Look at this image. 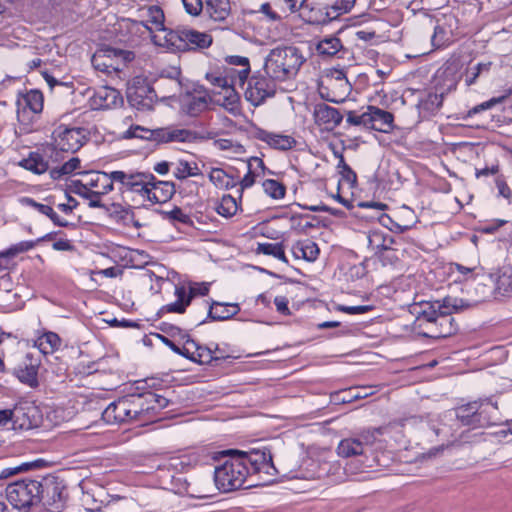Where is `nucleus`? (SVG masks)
Wrapping results in <instances>:
<instances>
[{
  "instance_id": "obj_62",
  "label": "nucleus",
  "mask_w": 512,
  "mask_h": 512,
  "mask_svg": "<svg viewBox=\"0 0 512 512\" xmlns=\"http://www.w3.org/2000/svg\"><path fill=\"white\" fill-rule=\"evenodd\" d=\"M347 122L352 125H363L368 127V114L367 110L361 114L349 113L347 117Z\"/></svg>"
},
{
  "instance_id": "obj_63",
  "label": "nucleus",
  "mask_w": 512,
  "mask_h": 512,
  "mask_svg": "<svg viewBox=\"0 0 512 512\" xmlns=\"http://www.w3.org/2000/svg\"><path fill=\"white\" fill-rule=\"evenodd\" d=\"M11 425L13 429L14 426V407L12 409H2L0 410V426H8Z\"/></svg>"
},
{
  "instance_id": "obj_48",
  "label": "nucleus",
  "mask_w": 512,
  "mask_h": 512,
  "mask_svg": "<svg viewBox=\"0 0 512 512\" xmlns=\"http://www.w3.org/2000/svg\"><path fill=\"white\" fill-rule=\"evenodd\" d=\"M341 48V41L335 36L324 37L317 44L318 53L325 56H333Z\"/></svg>"
},
{
  "instance_id": "obj_5",
  "label": "nucleus",
  "mask_w": 512,
  "mask_h": 512,
  "mask_svg": "<svg viewBox=\"0 0 512 512\" xmlns=\"http://www.w3.org/2000/svg\"><path fill=\"white\" fill-rule=\"evenodd\" d=\"M250 62L244 56H228L225 64L206 74V78L213 86H243L250 74Z\"/></svg>"
},
{
  "instance_id": "obj_34",
  "label": "nucleus",
  "mask_w": 512,
  "mask_h": 512,
  "mask_svg": "<svg viewBox=\"0 0 512 512\" xmlns=\"http://www.w3.org/2000/svg\"><path fill=\"white\" fill-rule=\"evenodd\" d=\"M291 252L296 259L314 262L318 258L320 251L315 242L310 239H304L295 242L291 247Z\"/></svg>"
},
{
  "instance_id": "obj_20",
  "label": "nucleus",
  "mask_w": 512,
  "mask_h": 512,
  "mask_svg": "<svg viewBox=\"0 0 512 512\" xmlns=\"http://www.w3.org/2000/svg\"><path fill=\"white\" fill-rule=\"evenodd\" d=\"M214 87L217 90L213 92V102L235 117L242 115L241 98L236 91V86Z\"/></svg>"
},
{
  "instance_id": "obj_58",
  "label": "nucleus",
  "mask_w": 512,
  "mask_h": 512,
  "mask_svg": "<svg viewBox=\"0 0 512 512\" xmlns=\"http://www.w3.org/2000/svg\"><path fill=\"white\" fill-rule=\"evenodd\" d=\"M218 146L222 150H230L235 155H241L245 152V148L243 145L239 143H234L229 139H222L218 142Z\"/></svg>"
},
{
  "instance_id": "obj_64",
  "label": "nucleus",
  "mask_w": 512,
  "mask_h": 512,
  "mask_svg": "<svg viewBox=\"0 0 512 512\" xmlns=\"http://www.w3.org/2000/svg\"><path fill=\"white\" fill-rule=\"evenodd\" d=\"M288 299L285 296H276L274 298V304L278 313L282 315H290V309L288 307Z\"/></svg>"
},
{
  "instance_id": "obj_36",
  "label": "nucleus",
  "mask_w": 512,
  "mask_h": 512,
  "mask_svg": "<svg viewBox=\"0 0 512 512\" xmlns=\"http://www.w3.org/2000/svg\"><path fill=\"white\" fill-rule=\"evenodd\" d=\"M442 100V94L437 92H428L423 95L417 104L420 117L428 118L435 114L442 105Z\"/></svg>"
},
{
  "instance_id": "obj_45",
  "label": "nucleus",
  "mask_w": 512,
  "mask_h": 512,
  "mask_svg": "<svg viewBox=\"0 0 512 512\" xmlns=\"http://www.w3.org/2000/svg\"><path fill=\"white\" fill-rule=\"evenodd\" d=\"M20 165L35 174H42L48 169V163L38 153H31L28 158L20 162Z\"/></svg>"
},
{
  "instance_id": "obj_19",
  "label": "nucleus",
  "mask_w": 512,
  "mask_h": 512,
  "mask_svg": "<svg viewBox=\"0 0 512 512\" xmlns=\"http://www.w3.org/2000/svg\"><path fill=\"white\" fill-rule=\"evenodd\" d=\"M121 180L123 192H130L138 195L142 201L146 200L150 184L153 181V174L146 172H124L118 175Z\"/></svg>"
},
{
  "instance_id": "obj_46",
  "label": "nucleus",
  "mask_w": 512,
  "mask_h": 512,
  "mask_svg": "<svg viewBox=\"0 0 512 512\" xmlns=\"http://www.w3.org/2000/svg\"><path fill=\"white\" fill-rule=\"evenodd\" d=\"M256 253L272 256L283 263H288L281 243H258Z\"/></svg>"
},
{
  "instance_id": "obj_56",
  "label": "nucleus",
  "mask_w": 512,
  "mask_h": 512,
  "mask_svg": "<svg viewBox=\"0 0 512 512\" xmlns=\"http://www.w3.org/2000/svg\"><path fill=\"white\" fill-rule=\"evenodd\" d=\"M451 31H447L444 27L437 25L434 28V34L432 36V43L435 47H440L450 40L449 34Z\"/></svg>"
},
{
  "instance_id": "obj_40",
  "label": "nucleus",
  "mask_w": 512,
  "mask_h": 512,
  "mask_svg": "<svg viewBox=\"0 0 512 512\" xmlns=\"http://www.w3.org/2000/svg\"><path fill=\"white\" fill-rule=\"evenodd\" d=\"M239 209L240 203L238 199L230 194H224L215 206L216 212L224 218L233 217Z\"/></svg>"
},
{
  "instance_id": "obj_57",
  "label": "nucleus",
  "mask_w": 512,
  "mask_h": 512,
  "mask_svg": "<svg viewBox=\"0 0 512 512\" xmlns=\"http://www.w3.org/2000/svg\"><path fill=\"white\" fill-rule=\"evenodd\" d=\"M185 11L191 16H198L204 10L202 0H181Z\"/></svg>"
},
{
  "instance_id": "obj_30",
  "label": "nucleus",
  "mask_w": 512,
  "mask_h": 512,
  "mask_svg": "<svg viewBox=\"0 0 512 512\" xmlns=\"http://www.w3.org/2000/svg\"><path fill=\"white\" fill-rule=\"evenodd\" d=\"M315 122L324 126L325 129H333L338 126L342 121V115L339 111L326 104H320L314 111Z\"/></svg>"
},
{
  "instance_id": "obj_12",
  "label": "nucleus",
  "mask_w": 512,
  "mask_h": 512,
  "mask_svg": "<svg viewBox=\"0 0 512 512\" xmlns=\"http://www.w3.org/2000/svg\"><path fill=\"white\" fill-rule=\"evenodd\" d=\"M133 59L134 54L130 51L98 45V71L117 74L125 63Z\"/></svg>"
},
{
  "instance_id": "obj_32",
  "label": "nucleus",
  "mask_w": 512,
  "mask_h": 512,
  "mask_svg": "<svg viewBox=\"0 0 512 512\" xmlns=\"http://www.w3.org/2000/svg\"><path fill=\"white\" fill-rule=\"evenodd\" d=\"M89 173H84L81 179L73 180L71 183L72 191L86 201L90 207H96V192L93 190L96 183L95 180H88Z\"/></svg>"
},
{
  "instance_id": "obj_9",
  "label": "nucleus",
  "mask_w": 512,
  "mask_h": 512,
  "mask_svg": "<svg viewBox=\"0 0 512 512\" xmlns=\"http://www.w3.org/2000/svg\"><path fill=\"white\" fill-rule=\"evenodd\" d=\"M189 137L190 132L185 129L158 128L151 130L140 125H132L123 133L125 139L139 138L162 142H185Z\"/></svg>"
},
{
  "instance_id": "obj_35",
  "label": "nucleus",
  "mask_w": 512,
  "mask_h": 512,
  "mask_svg": "<svg viewBox=\"0 0 512 512\" xmlns=\"http://www.w3.org/2000/svg\"><path fill=\"white\" fill-rule=\"evenodd\" d=\"M204 11L215 22L225 21L231 13L229 0H206Z\"/></svg>"
},
{
  "instance_id": "obj_55",
  "label": "nucleus",
  "mask_w": 512,
  "mask_h": 512,
  "mask_svg": "<svg viewBox=\"0 0 512 512\" xmlns=\"http://www.w3.org/2000/svg\"><path fill=\"white\" fill-rule=\"evenodd\" d=\"M497 288L503 294H510L512 292V269L505 270L499 277Z\"/></svg>"
},
{
  "instance_id": "obj_16",
  "label": "nucleus",
  "mask_w": 512,
  "mask_h": 512,
  "mask_svg": "<svg viewBox=\"0 0 512 512\" xmlns=\"http://www.w3.org/2000/svg\"><path fill=\"white\" fill-rule=\"evenodd\" d=\"M83 128L58 127L53 132L55 149L63 152H76L86 140Z\"/></svg>"
},
{
  "instance_id": "obj_11",
  "label": "nucleus",
  "mask_w": 512,
  "mask_h": 512,
  "mask_svg": "<svg viewBox=\"0 0 512 512\" xmlns=\"http://www.w3.org/2000/svg\"><path fill=\"white\" fill-rule=\"evenodd\" d=\"M241 458L244 460V465L248 467V464L251 468L250 476L252 474H259L267 476V479H263L264 482H270L271 477H274L276 474V468L272 462V455L270 451L266 448L262 449H253L249 452H239Z\"/></svg>"
},
{
  "instance_id": "obj_51",
  "label": "nucleus",
  "mask_w": 512,
  "mask_h": 512,
  "mask_svg": "<svg viewBox=\"0 0 512 512\" xmlns=\"http://www.w3.org/2000/svg\"><path fill=\"white\" fill-rule=\"evenodd\" d=\"M80 166V160L76 157L71 158L60 167H55L50 171L53 179H60L64 175L73 173Z\"/></svg>"
},
{
  "instance_id": "obj_18",
  "label": "nucleus",
  "mask_w": 512,
  "mask_h": 512,
  "mask_svg": "<svg viewBox=\"0 0 512 512\" xmlns=\"http://www.w3.org/2000/svg\"><path fill=\"white\" fill-rule=\"evenodd\" d=\"M275 93V85L273 79L264 76H254L249 82L245 90V99L253 106L257 107L264 101L273 96Z\"/></svg>"
},
{
  "instance_id": "obj_27",
  "label": "nucleus",
  "mask_w": 512,
  "mask_h": 512,
  "mask_svg": "<svg viewBox=\"0 0 512 512\" xmlns=\"http://www.w3.org/2000/svg\"><path fill=\"white\" fill-rule=\"evenodd\" d=\"M181 351L184 357L199 364H208L214 358L209 348L199 345L189 337L183 342V349Z\"/></svg>"
},
{
  "instance_id": "obj_26",
  "label": "nucleus",
  "mask_w": 512,
  "mask_h": 512,
  "mask_svg": "<svg viewBox=\"0 0 512 512\" xmlns=\"http://www.w3.org/2000/svg\"><path fill=\"white\" fill-rule=\"evenodd\" d=\"M175 193V186L172 182L157 180L153 176L149 191L146 197L147 202L151 204H161L169 201Z\"/></svg>"
},
{
  "instance_id": "obj_10",
  "label": "nucleus",
  "mask_w": 512,
  "mask_h": 512,
  "mask_svg": "<svg viewBox=\"0 0 512 512\" xmlns=\"http://www.w3.org/2000/svg\"><path fill=\"white\" fill-rule=\"evenodd\" d=\"M132 396L137 411L138 422L142 424L152 421L156 413L166 408L169 403V400L165 396L152 391Z\"/></svg>"
},
{
  "instance_id": "obj_7",
  "label": "nucleus",
  "mask_w": 512,
  "mask_h": 512,
  "mask_svg": "<svg viewBox=\"0 0 512 512\" xmlns=\"http://www.w3.org/2000/svg\"><path fill=\"white\" fill-rule=\"evenodd\" d=\"M140 21L123 19L119 26L127 28L131 33H139L141 37L151 36L164 27L165 16L157 5L144 6L139 10Z\"/></svg>"
},
{
  "instance_id": "obj_52",
  "label": "nucleus",
  "mask_w": 512,
  "mask_h": 512,
  "mask_svg": "<svg viewBox=\"0 0 512 512\" xmlns=\"http://www.w3.org/2000/svg\"><path fill=\"white\" fill-rule=\"evenodd\" d=\"M27 203L37 209L41 214L48 216L56 225L66 226L67 222L62 221L53 208L49 205L41 204L33 199H26Z\"/></svg>"
},
{
  "instance_id": "obj_33",
  "label": "nucleus",
  "mask_w": 512,
  "mask_h": 512,
  "mask_svg": "<svg viewBox=\"0 0 512 512\" xmlns=\"http://www.w3.org/2000/svg\"><path fill=\"white\" fill-rule=\"evenodd\" d=\"M212 41V36L207 32L184 29L183 42L185 43V51L208 48Z\"/></svg>"
},
{
  "instance_id": "obj_2",
  "label": "nucleus",
  "mask_w": 512,
  "mask_h": 512,
  "mask_svg": "<svg viewBox=\"0 0 512 512\" xmlns=\"http://www.w3.org/2000/svg\"><path fill=\"white\" fill-rule=\"evenodd\" d=\"M303 51L294 45L277 46L264 59V72L277 81L294 79L305 63Z\"/></svg>"
},
{
  "instance_id": "obj_28",
  "label": "nucleus",
  "mask_w": 512,
  "mask_h": 512,
  "mask_svg": "<svg viewBox=\"0 0 512 512\" xmlns=\"http://www.w3.org/2000/svg\"><path fill=\"white\" fill-rule=\"evenodd\" d=\"M447 272L454 283L475 281L478 276L483 274L482 268L479 266L468 267L458 263H450Z\"/></svg>"
},
{
  "instance_id": "obj_4",
  "label": "nucleus",
  "mask_w": 512,
  "mask_h": 512,
  "mask_svg": "<svg viewBox=\"0 0 512 512\" xmlns=\"http://www.w3.org/2000/svg\"><path fill=\"white\" fill-rule=\"evenodd\" d=\"M250 476V470L238 451H230L229 457L214 470V481L221 492L242 488Z\"/></svg>"
},
{
  "instance_id": "obj_49",
  "label": "nucleus",
  "mask_w": 512,
  "mask_h": 512,
  "mask_svg": "<svg viewBox=\"0 0 512 512\" xmlns=\"http://www.w3.org/2000/svg\"><path fill=\"white\" fill-rule=\"evenodd\" d=\"M264 193L273 200H282L286 195V187L277 180L266 179L262 182Z\"/></svg>"
},
{
  "instance_id": "obj_41",
  "label": "nucleus",
  "mask_w": 512,
  "mask_h": 512,
  "mask_svg": "<svg viewBox=\"0 0 512 512\" xmlns=\"http://www.w3.org/2000/svg\"><path fill=\"white\" fill-rule=\"evenodd\" d=\"M172 169L174 177L179 180L192 176H199L201 174L196 162H189L182 159L174 161Z\"/></svg>"
},
{
  "instance_id": "obj_43",
  "label": "nucleus",
  "mask_w": 512,
  "mask_h": 512,
  "mask_svg": "<svg viewBox=\"0 0 512 512\" xmlns=\"http://www.w3.org/2000/svg\"><path fill=\"white\" fill-rule=\"evenodd\" d=\"M492 66V62H479L466 69L464 73V81L467 86H471L476 83L477 79L481 76L489 74Z\"/></svg>"
},
{
  "instance_id": "obj_23",
  "label": "nucleus",
  "mask_w": 512,
  "mask_h": 512,
  "mask_svg": "<svg viewBox=\"0 0 512 512\" xmlns=\"http://www.w3.org/2000/svg\"><path fill=\"white\" fill-rule=\"evenodd\" d=\"M373 434L364 433L359 437H349L341 440L337 447V453L341 457H353L365 453L368 446L372 444Z\"/></svg>"
},
{
  "instance_id": "obj_22",
  "label": "nucleus",
  "mask_w": 512,
  "mask_h": 512,
  "mask_svg": "<svg viewBox=\"0 0 512 512\" xmlns=\"http://www.w3.org/2000/svg\"><path fill=\"white\" fill-rule=\"evenodd\" d=\"M368 248L370 251L378 256L382 257L384 253H387V258L392 261L395 258L392 253V245L394 243L393 238L381 229H372L367 234Z\"/></svg>"
},
{
  "instance_id": "obj_54",
  "label": "nucleus",
  "mask_w": 512,
  "mask_h": 512,
  "mask_svg": "<svg viewBox=\"0 0 512 512\" xmlns=\"http://www.w3.org/2000/svg\"><path fill=\"white\" fill-rule=\"evenodd\" d=\"M18 378L21 382L33 387L37 385V367L35 365L25 366L18 371Z\"/></svg>"
},
{
  "instance_id": "obj_24",
  "label": "nucleus",
  "mask_w": 512,
  "mask_h": 512,
  "mask_svg": "<svg viewBox=\"0 0 512 512\" xmlns=\"http://www.w3.org/2000/svg\"><path fill=\"white\" fill-rule=\"evenodd\" d=\"M367 114L368 128L383 133H389L393 130L394 116L392 113L370 105L367 107Z\"/></svg>"
},
{
  "instance_id": "obj_31",
  "label": "nucleus",
  "mask_w": 512,
  "mask_h": 512,
  "mask_svg": "<svg viewBox=\"0 0 512 512\" xmlns=\"http://www.w3.org/2000/svg\"><path fill=\"white\" fill-rule=\"evenodd\" d=\"M123 102V97L116 88L107 85L98 87V110L119 108Z\"/></svg>"
},
{
  "instance_id": "obj_38",
  "label": "nucleus",
  "mask_w": 512,
  "mask_h": 512,
  "mask_svg": "<svg viewBox=\"0 0 512 512\" xmlns=\"http://www.w3.org/2000/svg\"><path fill=\"white\" fill-rule=\"evenodd\" d=\"M239 312V306L232 303L214 302L209 307V317L212 320H227Z\"/></svg>"
},
{
  "instance_id": "obj_37",
  "label": "nucleus",
  "mask_w": 512,
  "mask_h": 512,
  "mask_svg": "<svg viewBox=\"0 0 512 512\" xmlns=\"http://www.w3.org/2000/svg\"><path fill=\"white\" fill-rule=\"evenodd\" d=\"M34 246L32 241H21L12 245L6 251L0 252V273L9 270L13 265V258L20 253L32 249Z\"/></svg>"
},
{
  "instance_id": "obj_15",
  "label": "nucleus",
  "mask_w": 512,
  "mask_h": 512,
  "mask_svg": "<svg viewBox=\"0 0 512 512\" xmlns=\"http://www.w3.org/2000/svg\"><path fill=\"white\" fill-rule=\"evenodd\" d=\"M41 422L42 415L34 403L21 401L14 405V430H31Z\"/></svg>"
},
{
  "instance_id": "obj_8",
  "label": "nucleus",
  "mask_w": 512,
  "mask_h": 512,
  "mask_svg": "<svg viewBox=\"0 0 512 512\" xmlns=\"http://www.w3.org/2000/svg\"><path fill=\"white\" fill-rule=\"evenodd\" d=\"M210 284L207 282H187L175 285L174 295L176 300L162 307V311L169 313L183 314L196 296L208 294Z\"/></svg>"
},
{
  "instance_id": "obj_53",
  "label": "nucleus",
  "mask_w": 512,
  "mask_h": 512,
  "mask_svg": "<svg viewBox=\"0 0 512 512\" xmlns=\"http://www.w3.org/2000/svg\"><path fill=\"white\" fill-rule=\"evenodd\" d=\"M207 106V101L204 97H188L187 101L184 104L185 111L191 115L196 116L200 112H202Z\"/></svg>"
},
{
  "instance_id": "obj_59",
  "label": "nucleus",
  "mask_w": 512,
  "mask_h": 512,
  "mask_svg": "<svg viewBox=\"0 0 512 512\" xmlns=\"http://www.w3.org/2000/svg\"><path fill=\"white\" fill-rule=\"evenodd\" d=\"M339 311L350 315L364 314L372 310V306L370 305H357V306H345L341 305L338 307Z\"/></svg>"
},
{
  "instance_id": "obj_17",
  "label": "nucleus",
  "mask_w": 512,
  "mask_h": 512,
  "mask_svg": "<svg viewBox=\"0 0 512 512\" xmlns=\"http://www.w3.org/2000/svg\"><path fill=\"white\" fill-rule=\"evenodd\" d=\"M141 79H135L127 89V98L132 107L139 111H151L155 104V93L152 88L141 84Z\"/></svg>"
},
{
  "instance_id": "obj_6",
  "label": "nucleus",
  "mask_w": 512,
  "mask_h": 512,
  "mask_svg": "<svg viewBox=\"0 0 512 512\" xmlns=\"http://www.w3.org/2000/svg\"><path fill=\"white\" fill-rule=\"evenodd\" d=\"M42 492L43 486L40 481L25 478L6 487V498L15 508L23 509L38 503Z\"/></svg>"
},
{
  "instance_id": "obj_25",
  "label": "nucleus",
  "mask_w": 512,
  "mask_h": 512,
  "mask_svg": "<svg viewBox=\"0 0 512 512\" xmlns=\"http://www.w3.org/2000/svg\"><path fill=\"white\" fill-rule=\"evenodd\" d=\"M18 118L26 113L27 110L34 114H39L43 110L44 96L40 90H30L25 94L19 95L17 99Z\"/></svg>"
},
{
  "instance_id": "obj_14",
  "label": "nucleus",
  "mask_w": 512,
  "mask_h": 512,
  "mask_svg": "<svg viewBox=\"0 0 512 512\" xmlns=\"http://www.w3.org/2000/svg\"><path fill=\"white\" fill-rule=\"evenodd\" d=\"M252 135L256 140L264 143L270 149L277 151H289L297 145V140L292 134L254 127Z\"/></svg>"
},
{
  "instance_id": "obj_13",
  "label": "nucleus",
  "mask_w": 512,
  "mask_h": 512,
  "mask_svg": "<svg viewBox=\"0 0 512 512\" xmlns=\"http://www.w3.org/2000/svg\"><path fill=\"white\" fill-rule=\"evenodd\" d=\"M102 420L107 424L138 421L133 396L130 395L110 403L102 412Z\"/></svg>"
},
{
  "instance_id": "obj_42",
  "label": "nucleus",
  "mask_w": 512,
  "mask_h": 512,
  "mask_svg": "<svg viewBox=\"0 0 512 512\" xmlns=\"http://www.w3.org/2000/svg\"><path fill=\"white\" fill-rule=\"evenodd\" d=\"M340 178L338 180V188L339 190H347L351 194H353V189L356 185V174L350 169V167L343 161L340 160L338 165Z\"/></svg>"
},
{
  "instance_id": "obj_39",
  "label": "nucleus",
  "mask_w": 512,
  "mask_h": 512,
  "mask_svg": "<svg viewBox=\"0 0 512 512\" xmlns=\"http://www.w3.org/2000/svg\"><path fill=\"white\" fill-rule=\"evenodd\" d=\"M482 404L475 401L457 408V418L465 425H473L480 422L479 410Z\"/></svg>"
},
{
  "instance_id": "obj_61",
  "label": "nucleus",
  "mask_w": 512,
  "mask_h": 512,
  "mask_svg": "<svg viewBox=\"0 0 512 512\" xmlns=\"http://www.w3.org/2000/svg\"><path fill=\"white\" fill-rule=\"evenodd\" d=\"M259 12L270 21H280L282 19V16L274 11L269 3H263L259 8Z\"/></svg>"
},
{
  "instance_id": "obj_1",
  "label": "nucleus",
  "mask_w": 512,
  "mask_h": 512,
  "mask_svg": "<svg viewBox=\"0 0 512 512\" xmlns=\"http://www.w3.org/2000/svg\"><path fill=\"white\" fill-rule=\"evenodd\" d=\"M472 304L462 298L447 296L442 300L427 303L419 314L417 321L419 326L424 323L432 326L431 334L424 333L430 337H447L456 331L454 326L453 313H458L470 308Z\"/></svg>"
},
{
  "instance_id": "obj_44",
  "label": "nucleus",
  "mask_w": 512,
  "mask_h": 512,
  "mask_svg": "<svg viewBox=\"0 0 512 512\" xmlns=\"http://www.w3.org/2000/svg\"><path fill=\"white\" fill-rule=\"evenodd\" d=\"M61 340L54 332H46L37 338L35 345L43 354H50L60 346Z\"/></svg>"
},
{
  "instance_id": "obj_29",
  "label": "nucleus",
  "mask_w": 512,
  "mask_h": 512,
  "mask_svg": "<svg viewBox=\"0 0 512 512\" xmlns=\"http://www.w3.org/2000/svg\"><path fill=\"white\" fill-rule=\"evenodd\" d=\"M248 171L240 181L241 191L254 185L257 178L266 173L273 174L265 167L264 161L259 157H250L247 161Z\"/></svg>"
},
{
  "instance_id": "obj_21",
  "label": "nucleus",
  "mask_w": 512,
  "mask_h": 512,
  "mask_svg": "<svg viewBox=\"0 0 512 512\" xmlns=\"http://www.w3.org/2000/svg\"><path fill=\"white\" fill-rule=\"evenodd\" d=\"M184 29L171 30L165 27L155 31L151 36L152 42L170 52L185 51V43L183 42Z\"/></svg>"
},
{
  "instance_id": "obj_60",
  "label": "nucleus",
  "mask_w": 512,
  "mask_h": 512,
  "mask_svg": "<svg viewBox=\"0 0 512 512\" xmlns=\"http://www.w3.org/2000/svg\"><path fill=\"white\" fill-rule=\"evenodd\" d=\"M167 218L172 221H177L180 223H186L189 220L188 215L178 207L173 208L172 210L165 213Z\"/></svg>"
},
{
  "instance_id": "obj_50",
  "label": "nucleus",
  "mask_w": 512,
  "mask_h": 512,
  "mask_svg": "<svg viewBox=\"0 0 512 512\" xmlns=\"http://www.w3.org/2000/svg\"><path fill=\"white\" fill-rule=\"evenodd\" d=\"M210 182L218 189H228L233 185L228 173L221 168H211L208 173Z\"/></svg>"
},
{
  "instance_id": "obj_47",
  "label": "nucleus",
  "mask_w": 512,
  "mask_h": 512,
  "mask_svg": "<svg viewBox=\"0 0 512 512\" xmlns=\"http://www.w3.org/2000/svg\"><path fill=\"white\" fill-rule=\"evenodd\" d=\"M356 0H335V2L327 7L326 17L328 20H333L342 14H346L352 10Z\"/></svg>"
},
{
  "instance_id": "obj_3",
  "label": "nucleus",
  "mask_w": 512,
  "mask_h": 512,
  "mask_svg": "<svg viewBox=\"0 0 512 512\" xmlns=\"http://www.w3.org/2000/svg\"><path fill=\"white\" fill-rule=\"evenodd\" d=\"M123 171L103 172L98 170V210L112 220L118 222L123 220L127 214L121 202L123 188L118 175Z\"/></svg>"
}]
</instances>
